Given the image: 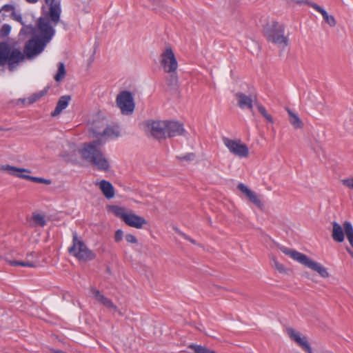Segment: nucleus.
<instances>
[{"label": "nucleus", "instance_id": "obj_1", "mask_svg": "<svg viewBox=\"0 0 353 353\" xmlns=\"http://www.w3.org/2000/svg\"><path fill=\"white\" fill-rule=\"evenodd\" d=\"M103 143L101 138L88 143H84L82 148L79 150V153L83 160L90 163L98 170L106 172L110 169V163L101 150Z\"/></svg>", "mask_w": 353, "mask_h": 353}, {"label": "nucleus", "instance_id": "obj_2", "mask_svg": "<svg viewBox=\"0 0 353 353\" xmlns=\"http://www.w3.org/2000/svg\"><path fill=\"white\" fill-rule=\"evenodd\" d=\"M278 248L283 253L290 256L292 259L303 265L304 266L317 272L321 277H329L330 274L327 268L321 265L319 263L312 260L307 255L283 245H279Z\"/></svg>", "mask_w": 353, "mask_h": 353}, {"label": "nucleus", "instance_id": "obj_3", "mask_svg": "<svg viewBox=\"0 0 353 353\" xmlns=\"http://www.w3.org/2000/svg\"><path fill=\"white\" fill-rule=\"evenodd\" d=\"M24 57L19 49H12L6 42L0 43V66L8 63L9 70L12 71Z\"/></svg>", "mask_w": 353, "mask_h": 353}, {"label": "nucleus", "instance_id": "obj_4", "mask_svg": "<svg viewBox=\"0 0 353 353\" xmlns=\"http://www.w3.org/2000/svg\"><path fill=\"white\" fill-rule=\"evenodd\" d=\"M284 26L274 21L268 23L263 28L264 36L268 41L287 46L288 39L284 35Z\"/></svg>", "mask_w": 353, "mask_h": 353}, {"label": "nucleus", "instance_id": "obj_5", "mask_svg": "<svg viewBox=\"0 0 353 353\" xmlns=\"http://www.w3.org/2000/svg\"><path fill=\"white\" fill-rule=\"evenodd\" d=\"M68 252L79 261H92L96 257L95 253L90 250L82 240L78 238L75 232L72 233V245L68 248Z\"/></svg>", "mask_w": 353, "mask_h": 353}, {"label": "nucleus", "instance_id": "obj_6", "mask_svg": "<svg viewBox=\"0 0 353 353\" xmlns=\"http://www.w3.org/2000/svg\"><path fill=\"white\" fill-rule=\"evenodd\" d=\"M110 210L116 216L121 219L126 225L130 227L141 229L144 225L148 223L146 219L142 216L134 213H126V210L124 208L112 205Z\"/></svg>", "mask_w": 353, "mask_h": 353}, {"label": "nucleus", "instance_id": "obj_7", "mask_svg": "<svg viewBox=\"0 0 353 353\" xmlns=\"http://www.w3.org/2000/svg\"><path fill=\"white\" fill-rule=\"evenodd\" d=\"M287 333L289 337L295 341L297 345L307 353H333L323 348H312L306 336L301 337L300 332L291 327L287 329Z\"/></svg>", "mask_w": 353, "mask_h": 353}, {"label": "nucleus", "instance_id": "obj_8", "mask_svg": "<svg viewBox=\"0 0 353 353\" xmlns=\"http://www.w3.org/2000/svg\"><path fill=\"white\" fill-rule=\"evenodd\" d=\"M1 169L3 170V171L8 172L12 176L21 179H24L34 183H44L46 185H50L52 183V181L50 179H46L41 177L32 176L28 174H23V172H31L30 170L26 168H17L10 165H3Z\"/></svg>", "mask_w": 353, "mask_h": 353}, {"label": "nucleus", "instance_id": "obj_9", "mask_svg": "<svg viewBox=\"0 0 353 353\" xmlns=\"http://www.w3.org/2000/svg\"><path fill=\"white\" fill-rule=\"evenodd\" d=\"M117 106L123 114H131L134 110L135 104L132 94L128 90L120 92L116 99Z\"/></svg>", "mask_w": 353, "mask_h": 353}, {"label": "nucleus", "instance_id": "obj_10", "mask_svg": "<svg viewBox=\"0 0 353 353\" xmlns=\"http://www.w3.org/2000/svg\"><path fill=\"white\" fill-rule=\"evenodd\" d=\"M39 39L47 45L55 34V30L50 25L48 19L40 17L38 21Z\"/></svg>", "mask_w": 353, "mask_h": 353}, {"label": "nucleus", "instance_id": "obj_11", "mask_svg": "<svg viewBox=\"0 0 353 353\" xmlns=\"http://www.w3.org/2000/svg\"><path fill=\"white\" fill-rule=\"evenodd\" d=\"M161 65L165 72H176L178 68V62L171 47L166 48L161 54Z\"/></svg>", "mask_w": 353, "mask_h": 353}, {"label": "nucleus", "instance_id": "obj_12", "mask_svg": "<svg viewBox=\"0 0 353 353\" xmlns=\"http://www.w3.org/2000/svg\"><path fill=\"white\" fill-rule=\"evenodd\" d=\"M223 143L234 155L243 158L248 157L249 155V149L245 143H242L240 140H232L228 138L223 139Z\"/></svg>", "mask_w": 353, "mask_h": 353}, {"label": "nucleus", "instance_id": "obj_13", "mask_svg": "<svg viewBox=\"0 0 353 353\" xmlns=\"http://www.w3.org/2000/svg\"><path fill=\"white\" fill-rule=\"evenodd\" d=\"M46 45L36 36L28 40L24 47L23 52L27 58L30 59L41 53Z\"/></svg>", "mask_w": 353, "mask_h": 353}, {"label": "nucleus", "instance_id": "obj_14", "mask_svg": "<svg viewBox=\"0 0 353 353\" xmlns=\"http://www.w3.org/2000/svg\"><path fill=\"white\" fill-rule=\"evenodd\" d=\"M147 127L154 138L158 140L166 139L165 121H148Z\"/></svg>", "mask_w": 353, "mask_h": 353}, {"label": "nucleus", "instance_id": "obj_15", "mask_svg": "<svg viewBox=\"0 0 353 353\" xmlns=\"http://www.w3.org/2000/svg\"><path fill=\"white\" fill-rule=\"evenodd\" d=\"M237 189L244 194L252 203L261 210H263L264 204L261 199V195H258L255 192L251 190L245 184L241 183L238 184Z\"/></svg>", "mask_w": 353, "mask_h": 353}, {"label": "nucleus", "instance_id": "obj_16", "mask_svg": "<svg viewBox=\"0 0 353 353\" xmlns=\"http://www.w3.org/2000/svg\"><path fill=\"white\" fill-rule=\"evenodd\" d=\"M235 97L238 100V105L241 109L248 108L252 111L253 103H257V98L256 95H246L242 92H236Z\"/></svg>", "mask_w": 353, "mask_h": 353}, {"label": "nucleus", "instance_id": "obj_17", "mask_svg": "<svg viewBox=\"0 0 353 353\" xmlns=\"http://www.w3.org/2000/svg\"><path fill=\"white\" fill-rule=\"evenodd\" d=\"M166 123V138H172L183 135L185 132L183 125L175 121H165Z\"/></svg>", "mask_w": 353, "mask_h": 353}, {"label": "nucleus", "instance_id": "obj_18", "mask_svg": "<svg viewBox=\"0 0 353 353\" xmlns=\"http://www.w3.org/2000/svg\"><path fill=\"white\" fill-rule=\"evenodd\" d=\"M46 3L50 6L49 8V21H50L54 25H57L60 21L61 8L59 2L55 0H45Z\"/></svg>", "mask_w": 353, "mask_h": 353}, {"label": "nucleus", "instance_id": "obj_19", "mask_svg": "<svg viewBox=\"0 0 353 353\" xmlns=\"http://www.w3.org/2000/svg\"><path fill=\"white\" fill-rule=\"evenodd\" d=\"M90 291V293L92 294L93 297L95 299H97L100 303L103 305L105 307H106L108 309L113 310L114 311H118L117 305H114L110 299L101 294V292L99 290L93 287H91Z\"/></svg>", "mask_w": 353, "mask_h": 353}, {"label": "nucleus", "instance_id": "obj_20", "mask_svg": "<svg viewBox=\"0 0 353 353\" xmlns=\"http://www.w3.org/2000/svg\"><path fill=\"white\" fill-rule=\"evenodd\" d=\"M92 133L95 136H101L106 139H114L120 136V132L119 129L112 126L106 127L102 132L98 131L96 127L92 129Z\"/></svg>", "mask_w": 353, "mask_h": 353}, {"label": "nucleus", "instance_id": "obj_21", "mask_svg": "<svg viewBox=\"0 0 353 353\" xmlns=\"http://www.w3.org/2000/svg\"><path fill=\"white\" fill-rule=\"evenodd\" d=\"M307 5L312 7L314 10H316L317 12H320L325 21L329 24L330 27H334L336 24L335 18L333 15H329L327 12L320 6L317 5L315 3L312 2H307Z\"/></svg>", "mask_w": 353, "mask_h": 353}, {"label": "nucleus", "instance_id": "obj_22", "mask_svg": "<svg viewBox=\"0 0 353 353\" xmlns=\"http://www.w3.org/2000/svg\"><path fill=\"white\" fill-rule=\"evenodd\" d=\"M70 100V95H63L58 100L54 110L51 113V116L57 117L60 114V113L68 107Z\"/></svg>", "mask_w": 353, "mask_h": 353}, {"label": "nucleus", "instance_id": "obj_23", "mask_svg": "<svg viewBox=\"0 0 353 353\" xmlns=\"http://www.w3.org/2000/svg\"><path fill=\"white\" fill-rule=\"evenodd\" d=\"M99 188L106 199H110L114 196V188L110 182L106 180L101 181L99 183Z\"/></svg>", "mask_w": 353, "mask_h": 353}, {"label": "nucleus", "instance_id": "obj_24", "mask_svg": "<svg viewBox=\"0 0 353 353\" xmlns=\"http://www.w3.org/2000/svg\"><path fill=\"white\" fill-rule=\"evenodd\" d=\"M332 237L333 240L339 243L343 242L344 241L345 230L343 231L341 225L336 221L332 222Z\"/></svg>", "mask_w": 353, "mask_h": 353}, {"label": "nucleus", "instance_id": "obj_25", "mask_svg": "<svg viewBox=\"0 0 353 353\" xmlns=\"http://www.w3.org/2000/svg\"><path fill=\"white\" fill-rule=\"evenodd\" d=\"M289 115V121L295 129L302 128L303 123L299 116L293 112L289 108H286Z\"/></svg>", "mask_w": 353, "mask_h": 353}, {"label": "nucleus", "instance_id": "obj_26", "mask_svg": "<svg viewBox=\"0 0 353 353\" xmlns=\"http://www.w3.org/2000/svg\"><path fill=\"white\" fill-rule=\"evenodd\" d=\"M188 348L192 350L193 352L190 353H217L215 351L208 348L206 346H203L196 344H190Z\"/></svg>", "mask_w": 353, "mask_h": 353}, {"label": "nucleus", "instance_id": "obj_27", "mask_svg": "<svg viewBox=\"0 0 353 353\" xmlns=\"http://www.w3.org/2000/svg\"><path fill=\"white\" fill-rule=\"evenodd\" d=\"M346 237L353 248V226L349 221H345L343 224Z\"/></svg>", "mask_w": 353, "mask_h": 353}, {"label": "nucleus", "instance_id": "obj_28", "mask_svg": "<svg viewBox=\"0 0 353 353\" xmlns=\"http://www.w3.org/2000/svg\"><path fill=\"white\" fill-rule=\"evenodd\" d=\"M168 73L169 74V76L166 79L168 85L172 88H176L178 85V76L176 74V71Z\"/></svg>", "mask_w": 353, "mask_h": 353}, {"label": "nucleus", "instance_id": "obj_29", "mask_svg": "<svg viewBox=\"0 0 353 353\" xmlns=\"http://www.w3.org/2000/svg\"><path fill=\"white\" fill-rule=\"evenodd\" d=\"M65 74L66 71L64 63L62 62H59L58 63L57 72L54 77L55 81L58 82L62 81L64 79Z\"/></svg>", "mask_w": 353, "mask_h": 353}, {"label": "nucleus", "instance_id": "obj_30", "mask_svg": "<svg viewBox=\"0 0 353 353\" xmlns=\"http://www.w3.org/2000/svg\"><path fill=\"white\" fill-rule=\"evenodd\" d=\"M271 260H272V266L275 268L279 273H281V274H286L287 273V270L286 268H285V266L280 263L276 258L274 256H272L271 257Z\"/></svg>", "mask_w": 353, "mask_h": 353}, {"label": "nucleus", "instance_id": "obj_31", "mask_svg": "<svg viewBox=\"0 0 353 353\" xmlns=\"http://www.w3.org/2000/svg\"><path fill=\"white\" fill-rule=\"evenodd\" d=\"M256 106H257V109L259 112V113L270 123H273L274 122V120H273V118L268 113L266 109L265 108L264 106H263L262 105L259 104L258 102L257 103H256Z\"/></svg>", "mask_w": 353, "mask_h": 353}, {"label": "nucleus", "instance_id": "obj_32", "mask_svg": "<svg viewBox=\"0 0 353 353\" xmlns=\"http://www.w3.org/2000/svg\"><path fill=\"white\" fill-rule=\"evenodd\" d=\"M32 219L36 225L43 227L46 224L44 216L41 214L33 213Z\"/></svg>", "mask_w": 353, "mask_h": 353}, {"label": "nucleus", "instance_id": "obj_33", "mask_svg": "<svg viewBox=\"0 0 353 353\" xmlns=\"http://www.w3.org/2000/svg\"><path fill=\"white\" fill-rule=\"evenodd\" d=\"M9 263L12 266H23L33 268L36 266V264L32 261H10Z\"/></svg>", "mask_w": 353, "mask_h": 353}, {"label": "nucleus", "instance_id": "obj_34", "mask_svg": "<svg viewBox=\"0 0 353 353\" xmlns=\"http://www.w3.org/2000/svg\"><path fill=\"white\" fill-rule=\"evenodd\" d=\"M47 90H42L39 92V93H35L32 94L31 97L28 98V103L30 104H32L39 100L40 98H41L43 96H44L46 93Z\"/></svg>", "mask_w": 353, "mask_h": 353}, {"label": "nucleus", "instance_id": "obj_35", "mask_svg": "<svg viewBox=\"0 0 353 353\" xmlns=\"http://www.w3.org/2000/svg\"><path fill=\"white\" fill-rule=\"evenodd\" d=\"M177 158L180 161H192L195 159V154L191 152L183 156H178Z\"/></svg>", "mask_w": 353, "mask_h": 353}, {"label": "nucleus", "instance_id": "obj_36", "mask_svg": "<svg viewBox=\"0 0 353 353\" xmlns=\"http://www.w3.org/2000/svg\"><path fill=\"white\" fill-rule=\"evenodd\" d=\"M343 185L353 190V177L342 180Z\"/></svg>", "mask_w": 353, "mask_h": 353}, {"label": "nucleus", "instance_id": "obj_37", "mask_svg": "<svg viewBox=\"0 0 353 353\" xmlns=\"http://www.w3.org/2000/svg\"><path fill=\"white\" fill-rule=\"evenodd\" d=\"M175 231L179 234H180L181 236H183L185 239L189 241L190 243H192V244H196V242L195 240H194L193 239L190 238V236H188V235H186L185 233L182 232L181 231H180L178 229H175Z\"/></svg>", "mask_w": 353, "mask_h": 353}, {"label": "nucleus", "instance_id": "obj_38", "mask_svg": "<svg viewBox=\"0 0 353 353\" xmlns=\"http://www.w3.org/2000/svg\"><path fill=\"white\" fill-rule=\"evenodd\" d=\"M123 237V232L121 230H117L114 234V241L116 242H120Z\"/></svg>", "mask_w": 353, "mask_h": 353}, {"label": "nucleus", "instance_id": "obj_39", "mask_svg": "<svg viewBox=\"0 0 353 353\" xmlns=\"http://www.w3.org/2000/svg\"><path fill=\"white\" fill-rule=\"evenodd\" d=\"M125 240L130 243H137V239L136 236L132 234H127L125 236Z\"/></svg>", "mask_w": 353, "mask_h": 353}, {"label": "nucleus", "instance_id": "obj_40", "mask_svg": "<svg viewBox=\"0 0 353 353\" xmlns=\"http://www.w3.org/2000/svg\"><path fill=\"white\" fill-rule=\"evenodd\" d=\"M105 125L103 121H95L93 123V126L92 127V128L90 129V131L92 132V129L96 128H97L98 131L101 132L100 131V129L103 127Z\"/></svg>", "mask_w": 353, "mask_h": 353}, {"label": "nucleus", "instance_id": "obj_41", "mask_svg": "<svg viewBox=\"0 0 353 353\" xmlns=\"http://www.w3.org/2000/svg\"><path fill=\"white\" fill-rule=\"evenodd\" d=\"M285 1L287 2H288V3H290V2H292V3H296L297 4H299V5H301L302 3L307 4V2H309L307 0H305V1H304V0H285Z\"/></svg>", "mask_w": 353, "mask_h": 353}, {"label": "nucleus", "instance_id": "obj_42", "mask_svg": "<svg viewBox=\"0 0 353 353\" xmlns=\"http://www.w3.org/2000/svg\"><path fill=\"white\" fill-rule=\"evenodd\" d=\"M10 29H11L10 26L9 25H7V24L3 25V27H2V31L4 33H6V34L9 33L10 31Z\"/></svg>", "mask_w": 353, "mask_h": 353}, {"label": "nucleus", "instance_id": "obj_43", "mask_svg": "<svg viewBox=\"0 0 353 353\" xmlns=\"http://www.w3.org/2000/svg\"><path fill=\"white\" fill-rule=\"evenodd\" d=\"M3 10H4L5 11L9 12L12 10H14V6L12 5L6 4L3 6Z\"/></svg>", "mask_w": 353, "mask_h": 353}, {"label": "nucleus", "instance_id": "obj_44", "mask_svg": "<svg viewBox=\"0 0 353 353\" xmlns=\"http://www.w3.org/2000/svg\"><path fill=\"white\" fill-rule=\"evenodd\" d=\"M347 251L348 252V253L352 256V257L353 258V252L350 249V248H347Z\"/></svg>", "mask_w": 353, "mask_h": 353}, {"label": "nucleus", "instance_id": "obj_45", "mask_svg": "<svg viewBox=\"0 0 353 353\" xmlns=\"http://www.w3.org/2000/svg\"><path fill=\"white\" fill-rule=\"evenodd\" d=\"M28 3H36L38 0H26Z\"/></svg>", "mask_w": 353, "mask_h": 353}, {"label": "nucleus", "instance_id": "obj_46", "mask_svg": "<svg viewBox=\"0 0 353 353\" xmlns=\"http://www.w3.org/2000/svg\"><path fill=\"white\" fill-rule=\"evenodd\" d=\"M152 2H153L154 3H157V4H158V5H159V4H160V3H161L159 1H157V0H152Z\"/></svg>", "mask_w": 353, "mask_h": 353}, {"label": "nucleus", "instance_id": "obj_47", "mask_svg": "<svg viewBox=\"0 0 353 353\" xmlns=\"http://www.w3.org/2000/svg\"><path fill=\"white\" fill-rule=\"evenodd\" d=\"M208 223L209 224H211L212 223V220L210 218L208 219Z\"/></svg>", "mask_w": 353, "mask_h": 353}, {"label": "nucleus", "instance_id": "obj_48", "mask_svg": "<svg viewBox=\"0 0 353 353\" xmlns=\"http://www.w3.org/2000/svg\"><path fill=\"white\" fill-rule=\"evenodd\" d=\"M17 19L20 21L21 20V17L19 16Z\"/></svg>", "mask_w": 353, "mask_h": 353}, {"label": "nucleus", "instance_id": "obj_49", "mask_svg": "<svg viewBox=\"0 0 353 353\" xmlns=\"http://www.w3.org/2000/svg\"><path fill=\"white\" fill-rule=\"evenodd\" d=\"M32 255H33V252H31V253H30L29 254H28V256H32Z\"/></svg>", "mask_w": 353, "mask_h": 353}, {"label": "nucleus", "instance_id": "obj_50", "mask_svg": "<svg viewBox=\"0 0 353 353\" xmlns=\"http://www.w3.org/2000/svg\"><path fill=\"white\" fill-rule=\"evenodd\" d=\"M118 312H119L120 315H123V314L121 312H119V311H118Z\"/></svg>", "mask_w": 353, "mask_h": 353}, {"label": "nucleus", "instance_id": "obj_51", "mask_svg": "<svg viewBox=\"0 0 353 353\" xmlns=\"http://www.w3.org/2000/svg\"><path fill=\"white\" fill-rule=\"evenodd\" d=\"M2 130H3V129L1 128H0V131H2Z\"/></svg>", "mask_w": 353, "mask_h": 353}, {"label": "nucleus", "instance_id": "obj_52", "mask_svg": "<svg viewBox=\"0 0 353 353\" xmlns=\"http://www.w3.org/2000/svg\"><path fill=\"white\" fill-rule=\"evenodd\" d=\"M2 166H3V165H1V166L0 167V168H1V167H2ZM0 170H2L1 169H0Z\"/></svg>", "mask_w": 353, "mask_h": 353}]
</instances>
